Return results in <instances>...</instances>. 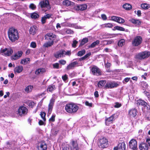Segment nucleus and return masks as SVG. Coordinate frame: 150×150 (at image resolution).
<instances>
[{"label":"nucleus","mask_w":150,"mask_h":150,"mask_svg":"<svg viewBox=\"0 0 150 150\" xmlns=\"http://www.w3.org/2000/svg\"><path fill=\"white\" fill-rule=\"evenodd\" d=\"M7 34L9 39L11 42H14L19 39L18 31L17 29L14 27L9 28Z\"/></svg>","instance_id":"1"},{"label":"nucleus","mask_w":150,"mask_h":150,"mask_svg":"<svg viewBox=\"0 0 150 150\" xmlns=\"http://www.w3.org/2000/svg\"><path fill=\"white\" fill-rule=\"evenodd\" d=\"M79 108V106L74 103H67L65 106V111L68 113L72 114L75 113Z\"/></svg>","instance_id":"2"},{"label":"nucleus","mask_w":150,"mask_h":150,"mask_svg":"<svg viewBox=\"0 0 150 150\" xmlns=\"http://www.w3.org/2000/svg\"><path fill=\"white\" fill-rule=\"evenodd\" d=\"M150 56V52L145 51L138 53L135 56V58L137 59L142 60L147 58Z\"/></svg>","instance_id":"3"},{"label":"nucleus","mask_w":150,"mask_h":150,"mask_svg":"<svg viewBox=\"0 0 150 150\" xmlns=\"http://www.w3.org/2000/svg\"><path fill=\"white\" fill-rule=\"evenodd\" d=\"M143 39L140 36H136L134 37L132 41V45L134 47H137L140 45L142 43Z\"/></svg>","instance_id":"4"},{"label":"nucleus","mask_w":150,"mask_h":150,"mask_svg":"<svg viewBox=\"0 0 150 150\" xmlns=\"http://www.w3.org/2000/svg\"><path fill=\"white\" fill-rule=\"evenodd\" d=\"M108 139L105 137H103L100 138L98 143V145L99 147L104 149L108 146Z\"/></svg>","instance_id":"5"},{"label":"nucleus","mask_w":150,"mask_h":150,"mask_svg":"<svg viewBox=\"0 0 150 150\" xmlns=\"http://www.w3.org/2000/svg\"><path fill=\"white\" fill-rule=\"evenodd\" d=\"M90 69L92 74L94 75L98 76L102 75L101 70L96 66H93Z\"/></svg>","instance_id":"6"},{"label":"nucleus","mask_w":150,"mask_h":150,"mask_svg":"<svg viewBox=\"0 0 150 150\" xmlns=\"http://www.w3.org/2000/svg\"><path fill=\"white\" fill-rule=\"evenodd\" d=\"M28 111V109L26 107L21 106L19 107L17 111V114L21 116H24L27 114Z\"/></svg>","instance_id":"7"},{"label":"nucleus","mask_w":150,"mask_h":150,"mask_svg":"<svg viewBox=\"0 0 150 150\" xmlns=\"http://www.w3.org/2000/svg\"><path fill=\"white\" fill-rule=\"evenodd\" d=\"M119 86V84L114 82L110 81L106 83L105 85L103 88L104 89H111L116 87Z\"/></svg>","instance_id":"8"},{"label":"nucleus","mask_w":150,"mask_h":150,"mask_svg":"<svg viewBox=\"0 0 150 150\" xmlns=\"http://www.w3.org/2000/svg\"><path fill=\"white\" fill-rule=\"evenodd\" d=\"M45 38L46 40L54 42V41L56 38V35L52 33H48L46 34Z\"/></svg>","instance_id":"9"},{"label":"nucleus","mask_w":150,"mask_h":150,"mask_svg":"<svg viewBox=\"0 0 150 150\" xmlns=\"http://www.w3.org/2000/svg\"><path fill=\"white\" fill-rule=\"evenodd\" d=\"M137 142L135 139H132L129 142V147L132 150H137Z\"/></svg>","instance_id":"10"},{"label":"nucleus","mask_w":150,"mask_h":150,"mask_svg":"<svg viewBox=\"0 0 150 150\" xmlns=\"http://www.w3.org/2000/svg\"><path fill=\"white\" fill-rule=\"evenodd\" d=\"M37 149L38 150H47V145L44 141L40 142L38 143Z\"/></svg>","instance_id":"11"},{"label":"nucleus","mask_w":150,"mask_h":150,"mask_svg":"<svg viewBox=\"0 0 150 150\" xmlns=\"http://www.w3.org/2000/svg\"><path fill=\"white\" fill-rule=\"evenodd\" d=\"M115 114H113L109 117H106L105 123L106 125L109 126L110 124H112L113 123V121L115 119Z\"/></svg>","instance_id":"12"},{"label":"nucleus","mask_w":150,"mask_h":150,"mask_svg":"<svg viewBox=\"0 0 150 150\" xmlns=\"http://www.w3.org/2000/svg\"><path fill=\"white\" fill-rule=\"evenodd\" d=\"M71 146L70 147V150H80V148L76 140H71Z\"/></svg>","instance_id":"13"},{"label":"nucleus","mask_w":150,"mask_h":150,"mask_svg":"<svg viewBox=\"0 0 150 150\" xmlns=\"http://www.w3.org/2000/svg\"><path fill=\"white\" fill-rule=\"evenodd\" d=\"M87 7L88 6L86 4H83L75 6L74 8L77 11H83L87 9Z\"/></svg>","instance_id":"14"},{"label":"nucleus","mask_w":150,"mask_h":150,"mask_svg":"<svg viewBox=\"0 0 150 150\" xmlns=\"http://www.w3.org/2000/svg\"><path fill=\"white\" fill-rule=\"evenodd\" d=\"M39 5L41 8H47L50 6L49 0H43L41 1L39 3Z\"/></svg>","instance_id":"15"},{"label":"nucleus","mask_w":150,"mask_h":150,"mask_svg":"<svg viewBox=\"0 0 150 150\" xmlns=\"http://www.w3.org/2000/svg\"><path fill=\"white\" fill-rule=\"evenodd\" d=\"M0 51L1 53H4V55L5 56H10L11 55L13 52V51L12 49H10L8 50L7 48L1 49Z\"/></svg>","instance_id":"16"},{"label":"nucleus","mask_w":150,"mask_h":150,"mask_svg":"<svg viewBox=\"0 0 150 150\" xmlns=\"http://www.w3.org/2000/svg\"><path fill=\"white\" fill-rule=\"evenodd\" d=\"M65 51L63 50H60L54 54V56L57 58H59L61 57H64Z\"/></svg>","instance_id":"17"},{"label":"nucleus","mask_w":150,"mask_h":150,"mask_svg":"<svg viewBox=\"0 0 150 150\" xmlns=\"http://www.w3.org/2000/svg\"><path fill=\"white\" fill-rule=\"evenodd\" d=\"M137 109L135 108H132L129 110L128 111V115L131 117H135L137 115Z\"/></svg>","instance_id":"18"},{"label":"nucleus","mask_w":150,"mask_h":150,"mask_svg":"<svg viewBox=\"0 0 150 150\" xmlns=\"http://www.w3.org/2000/svg\"><path fill=\"white\" fill-rule=\"evenodd\" d=\"M140 150H148L149 147L147 144L144 142L141 143L139 145Z\"/></svg>","instance_id":"19"},{"label":"nucleus","mask_w":150,"mask_h":150,"mask_svg":"<svg viewBox=\"0 0 150 150\" xmlns=\"http://www.w3.org/2000/svg\"><path fill=\"white\" fill-rule=\"evenodd\" d=\"M78 63L76 61H74L69 64L66 67V69L69 70L73 69Z\"/></svg>","instance_id":"20"},{"label":"nucleus","mask_w":150,"mask_h":150,"mask_svg":"<svg viewBox=\"0 0 150 150\" xmlns=\"http://www.w3.org/2000/svg\"><path fill=\"white\" fill-rule=\"evenodd\" d=\"M23 70V67L22 66L16 67L14 69V73L16 74L21 73Z\"/></svg>","instance_id":"21"},{"label":"nucleus","mask_w":150,"mask_h":150,"mask_svg":"<svg viewBox=\"0 0 150 150\" xmlns=\"http://www.w3.org/2000/svg\"><path fill=\"white\" fill-rule=\"evenodd\" d=\"M38 30L37 27L35 25H33L31 27L29 30V32L30 34L35 35Z\"/></svg>","instance_id":"22"},{"label":"nucleus","mask_w":150,"mask_h":150,"mask_svg":"<svg viewBox=\"0 0 150 150\" xmlns=\"http://www.w3.org/2000/svg\"><path fill=\"white\" fill-rule=\"evenodd\" d=\"M54 105V101L52 100H51L48 105V114L50 115L51 113L53 107Z\"/></svg>","instance_id":"23"},{"label":"nucleus","mask_w":150,"mask_h":150,"mask_svg":"<svg viewBox=\"0 0 150 150\" xmlns=\"http://www.w3.org/2000/svg\"><path fill=\"white\" fill-rule=\"evenodd\" d=\"M56 89V87L54 85L51 84L48 86L47 91V92L52 93L53 91Z\"/></svg>","instance_id":"24"},{"label":"nucleus","mask_w":150,"mask_h":150,"mask_svg":"<svg viewBox=\"0 0 150 150\" xmlns=\"http://www.w3.org/2000/svg\"><path fill=\"white\" fill-rule=\"evenodd\" d=\"M62 4L64 5L67 6H73L74 4V2L71 1L69 0H65L63 1Z\"/></svg>","instance_id":"25"},{"label":"nucleus","mask_w":150,"mask_h":150,"mask_svg":"<svg viewBox=\"0 0 150 150\" xmlns=\"http://www.w3.org/2000/svg\"><path fill=\"white\" fill-rule=\"evenodd\" d=\"M129 21L133 24L137 25H140L141 24V22L139 19L132 18L129 20Z\"/></svg>","instance_id":"26"},{"label":"nucleus","mask_w":150,"mask_h":150,"mask_svg":"<svg viewBox=\"0 0 150 150\" xmlns=\"http://www.w3.org/2000/svg\"><path fill=\"white\" fill-rule=\"evenodd\" d=\"M106 81L105 80L100 81L98 83V87L102 88L104 87L105 84H106Z\"/></svg>","instance_id":"27"},{"label":"nucleus","mask_w":150,"mask_h":150,"mask_svg":"<svg viewBox=\"0 0 150 150\" xmlns=\"http://www.w3.org/2000/svg\"><path fill=\"white\" fill-rule=\"evenodd\" d=\"M40 16L37 11L34 12L30 14V17L32 19H38Z\"/></svg>","instance_id":"28"},{"label":"nucleus","mask_w":150,"mask_h":150,"mask_svg":"<svg viewBox=\"0 0 150 150\" xmlns=\"http://www.w3.org/2000/svg\"><path fill=\"white\" fill-rule=\"evenodd\" d=\"M146 102L141 99H139L136 101V104L137 106L141 105L143 106L145 103H146Z\"/></svg>","instance_id":"29"},{"label":"nucleus","mask_w":150,"mask_h":150,"mask_svg":"<svg viewBox=\"0 0 150 150\" xmlns=\"http://www.w3.org/2000/svg\"><path fill=\"white\" fill-rule=\"evenodd\" d=\"M119 150H125L126 145L124 142L120 143L118 144Z\"/></svg>","instance_id":"30"},{"label":"nucleus","mask_w":150,"mask_h":150,"mask_svg":"<svg viewBox=\"0 0 150 150\" xmlns=\"http://www.w3.org/2000/svg\"><path fill=\"white\" fill-rule=\"evenodd\" d=\"M88 39L87 38H83L81 41L79 47H81L88 42Z\"/></svg>","instance_id":"31"},{"label":"nucleus","mask_w":150,"mask_h":150,"mask_svg":"<svg viewBox=\"0 0 150 150\" xmlns=\"http://www.w3.org/2000/svg\"><path fill=\"white\" fill-rule=\"evenodd\" d=\"M123 8L125 10H129L132 8V6L129 4L126 3L122 6Z\"/></svg>","instance_id":"32"},{"label":"nucleus","mask_w":150,"mask_h":150,"mask_svg":"<svg viewBox=\"0 0 150 150\" xmlns=\"http://www.w3.org/2000/svg\"><path fill=\"white\" fill-rule=\"evenodd\" d=\"M30 59L29 58H27L23 59L21 60L20 62V64H29L30 62Z\"/></svg>","instance_id":"33"},{"label":"nucleus","mask_w":150,"mask_h":150,"mask_svg":"<svg viewBox=\"0 0 150 150\" xmlns=\"http://www.w3.org/2000/svg\"><path fill=\"white\" fill-rule=\"evenodd\" d=\"M46 70L44 68H40L37 69L35 72V74L38 75L40 73L42 74L43 73L45 72Z\"/></svg>","instance_id":"34"},{"label":"nucleus","mask_w":150,"mask_h":150,"mask_svg":"<svg viewBox=\"0 0 150 150\" xmlns=\"http://www.w3.org/2000/svg\"><path fill=\"white\" fill-rule=\"evenodd\" d=\"M100 43V41L98 40H96V41L93 42L90 45L88 46V48H93L96 45L99 44Z\"/></svg>","instance_id":"35"},{"label":"nucleus","mask_w":150,"mask_h":150,"mask_svg":"<svg viewBox=\"0 0 150 150\" xmlns=\"http://www.w3.org/2000/svg\"><path fill=\"white\" fill-rule=\"evenodd\" d=\"M54 43V42H53V41H48L44 44L43 46L45 47H48L53 45Z\"/></svg>","instance_id":"36"},{"label":"nucleus","mask_w":150,"mask_h":150,"mask_svg":"<svg viewBox=\"0 0 150 150\" xmlns=\"http://www.w3.org/2000/svg\"><path fill=\"white\" fill-rule=\"evenodd\" d=\"M141 85L142 87L144 88L143 89V90L147 88L149 86L147 83L146 82L144 81L141 82Z\"/></svg>","instance_id":"37"},{"label":"nucleus","mask_w":150,"mask_h":150,"mask_svg":"<svg viewBox=\"0 0 150 150\" xmlns=\"http://www.w3.org/2000/svg\"><path fill=\"white\" fill-rule=\"evenodd\" d=\"M33 88V87L32 86H31V85L28 86L25 88V91L26 92H27L28 93L32 91Z\"/></svg>","instance_id":"38"},{"label":"nucleus","mask_w":150,"mask_h":150,"mask_svg":"<svg viewBox=\"0 0 150 150\" xmlns=\"http://www.w3.org/2000/svg\"><path fill=\"white\" fill-rule=\"evenodd\" d=\"M86 53V50L83 49L81 51L78 52L77 55L79 57H81L84 55Z\"/></svg>","instance_id":"39"},{"label":"nucleus","mask_w":150,"mask_h":150,"mask_svg":"<svg viewBox=\"0 0 150 150\" xmlns=\"http://www.w3.org/2000/svg\"><path fill=\"white\" fill-rule=\"evenodd\" d=\"M141 6L142 9L145 10L148 9L150 7L149 5L146 3L142 4Z\"/></svg>","instance_id":"40"},{"label":"nucleus","mask_w":150,"mask_h":150,"mask_svg":"<svg viewBox=\"0 0 150 150\" xmlns=\"http://www.w3.org/2000/svg\"><path fill=\"white\" fill-rule=\"evenodd\" d=\"M46 115V113L44 112H41L40 113V115L43 121L45 122L46 120V118L45 116Z\"/></svg>","instance_id":"41"},{"label":"nucleus","mask_w":150,"mask_h":150,"mask_svg":"<svg viewBox=\"0 0 150 150\" xmlns=\"http://www.w3.org/2000/svg\"><path fill=\"white\" fill-rule=\"evenodd\" d=\"M114 28L115 29V30L121 31H125V29L124 28L118 26H115L114 27Z\"/></svg>","instance_id":"42"},{"label":"nucleus","mask_w":150,"mask_h":150,"mask_svg":"<svg viewBox=\"0 0 150 150\" xmlns=\"http://www.w3.org/2000/svg\"><path fill=\"white\" fill-rule=\"evenodd\" d=\"M146 109L147 111H150V105L147 102L143 106Z\"/></svg>","instance_id":"43"},{"label":"nucleus","mask_w":150,"mask_h":150,"mask_svg":"<svg viewBox=\"0 0 150 150\" xmlns=\"http://www.w3.org/2000/svg\"><path fill=\"white\" fill-rule=\"evenodd\" d=\"M29 8L32 10H35L36 8V6L33 3H31L29 6Z\"/></svg>","instance_id":"44"},{"label":"nucleus","mask_w":150,"mask_h":150,"mask_svg":"<svg viewBox=\"0 0 150 150\" xmlns=\"http://www.w3.org/2000/svg\"><path fill=\"white\" fill-rule=\"evenodd\" d=\"M125 43V41L123 39H121L118 43V45L119 46L122 47Z\"/></svg>","instance_id":"45"},{"label":"nucleus","mask_w":150,"mask_h":150,"mask_svg":"<svg viewBox=\"0 0 150 150\" xmlns=\"http://www.w3.org/2000/svg\"><path fill=\"white\" fill-rule=\"evenodd\" d=\"M117 22L120 23H122L125 22V20L120 17H118Z\"/></svg>","instance_id":"46"},{"label":"nucleus","mask_w":150,"mask_h":150,"mask_svg":"<svg viewBox=\"0 0 150 150\" xmlns=\"http://www.w3.org/2000/svg\"><path fill=\"white\" fill-rule=\"evenodd\" d=\"M146 120L150 121V111H147V113L145 117Z\"/></svg>","instance_id":"47"},{"label":"nucleus","mask_w":150,"mask_h":150,"mask_svg":"<svg viewBox=\"0 0 150 150\" xmlns=\"http://www.w3.org/2000/svg\"><path fill=\"white\" fill-rule=\"evenodd\" d=\"M53 68L55 69H59V64L58 63H56L52 64Z\"/></svg>","instance_id":"48"},{"label":"nucleus","mask_w":150,"mask_h":150,"mask_svg":"<svg viewBox=\"0 0 150 150\" xmlns=\"http://www.w3.org/2000/svg\"><path fill=\"white\" fill-rule=\"evenodd\" d=\"M144 93L146 96L148 98L149 100H150V93L147 92V91H145L144 92Z\"/></svg>","instance_id":"49"},{"label":"nucleus","mask_w":150,"mask_h":150,"mask_svg":"<svg viewBox=\"0 0 150 150\" xmlns=\"http://www.w3.org/2000/svg\"><path fill=\"white\" fill-rule=\"evenodd\" d=\"M55 115H52L51 117L49 119V121L52 122L55 121Z\"/></svg>","instance_id":"50"},{"label":"nucleus","mask_w":150,"mask_h":150,"mask_svg":"<svg viewBox=\"0 0 150 150\" xmlns=\"http://www.w3.org/2000/svg\"><path fill=\"white\" fill-rule=\"evenodd\" d=\"M106 28H112L113 26L112 24L111 23H107L104 24Z\"/></svg>","instance_id":"51"},{"label":"nucleus","mask_w":150,"mask_h":150,"mask_svg":"<svg viewBox=\"0 0 150 150\" xmlns=\"http://www.w3.org/2000/svg\"><path fill=\"white\" fill-rule=\"evenodd\" d=\"M122 106V104L119 103L118 102L115 103V105L114 106V107L115 108H119Z\"/></svg>","instance_id":"52"},{"label":"nucleus","mask_w":150,"mask_h":150,"mask_svg":"<svg viewBox=\"0 0 150 150\" xmlns=\"http://www.w3.org/2000/svg\"><path fill=\"white\" fill-rule=\"evenodd\" d=\"M62 79L64 81L66 82L68 79V77L67 75L66 74H65L62 76Z\"/></svg>","instance_id":"53"},{"label":"nucleus","mask_w":150,"mask_h":150,"mask_svg":"<svg viewBox=\"0 0 150 150\" xmlns=\"http://www.w3.org/2000/svg\"><path fill=\"white\" fill-rule=\"evenodd\" d=\"M78 42L76 40H74L73 41V43L72 44V47H73L75 48L76 47V45L78 43Z\"/></svg>","instance_id":"54"},{"label":"nucleus","mask_w":150,"mask_h":150,"mask_svg":"<svg viewBox=\"0 0 150 150\" xmlns=\"http://www.w3.org/2000/svg\"><path fill=\"white\" fill-rule=\"evenodd\" d=\"M12 59H13L14 60H16L19 58L18 55L17 54H15L13 56H12L11 57Z\"/></svg>","instance_id":"55"},{"label":"nucleus","mask_w":150,"mask_h":150,"mask_svg":"<svg viewBox=\"0 0 150 150\" xmlns=\"http://www.w3.org/2000/svg\"><path fill=\"white\" fill-rule=\"evenodd\" d=\"M59 63L62 65H64L66 63V61L63 59H61L59 61Z\"/></svg>","instance_id":"56"},{"label":"nucleus","mask_w":150,"mask_h":150,"mask_svg":"<svg viewBox=\"0 0 150 150\" xmlns=\"http://www.w3.org/2000/svg\"><path fill=\"white\" fill-rule=\"evenodd\" d=\"M30 46L33 48H35L36 47V43L34 42H32L30 45Z\"/></svg>","instance_id":"57"},{"label":"nucleus","mask_w":150,"mask_h":150,"mask_svg":"<svg viewBox=\"0 0 150 150\" xmlns=\"http://www.w3.org/2000/svg\"><path fill=\"white\" fill-rule=\"evenodd\" d=\"M46 19H47L45 17V16L42 17V18L41 21L42 24H44L45 23Z\"/></svg>","instance_id":"58"},{"label":"nucleus","mask_w":150,"mask_h":150,"mask_svg":"<svg viewBox=\"0 0 150 150\" xmlns=\"http://www.w3.org/2000/svg\"><path fill=\"white\" fill-rule=\"evenodd\" d=\"M118 17H117L115 16H113L111 17V20L115 21L117 22Z\"/></svg>","instance_id":"59"},{"label":"nucleus","mask_w":150,"mask_h":150,"mask_svg":"<svg viewBox=\"0 0 150 150\" xmlns=\"http://www.w3.org/2000/svg\"><path fill=\"white\" fill-rule=\"evenodd\" d=\"M66 32L67 34H73L74 33L73 31L71 29H67Z\"/></svg>","instance_id":"60"},{"label":"nucleus","mask_w":150,"mask_h":150,"mask_svg":"<svg viewBox=\"0 0 150 150\" xmlns=\"http://www.w3.org/2000/svg\"><path fill=\"white\" fill-rule=\"evenodd\" d=\"M85 104L86 105L90 107H92L93 105L92 103H89L88 101L85 102Z\"/></svg>","instance_id":"61"},{"label":"nucleus","mask_w":150,"mask_h":150,"mask_svg":"<svg viewBox=\"0 0 150 150\" xmlns=\"http://www.w3.org/2000/svg\"><path fill=\"white\" fill-rule=\"evenodd\" d=\"M35 105V103L33 102H31L29 104V106L31 107V108H33V107Z\"/></svg>","instance_id":"62"},{"label":"nucleus","mask_w":150,"mask_h":150,"mask_svg":"<svg viewBox=\"0 0 150 150\" xmlns=\"http://www.w3.org/2000/svg\"><path fill=\"white\" fill-rule=\"evenodd\" d=\"M52 16V14L47 13L45 16V17L46 18V19H49L51 18V16Z\"/></svg>","instance_id":"63"},{"label":"nucleus","mask_w":150,"mask_h":150,"mask_svg":"<svg viewBox=\"0 0 150 150\" xmlns=\"http://www.w3.org/2000/svg\"><path fill=\"white\" fill-rule=\"evenodd\" d=\"M62 150H67L68 147L67 145H65L64 144V145H62Z\"/></svg>","instance_id":"64"}]
</instances>
